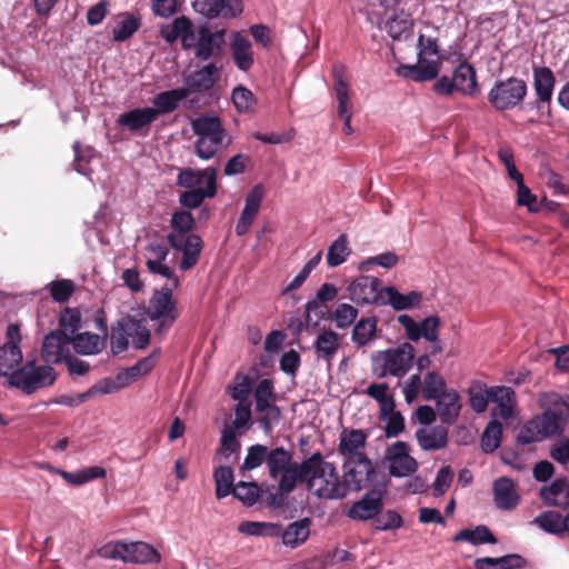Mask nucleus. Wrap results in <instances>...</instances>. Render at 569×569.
Returning <instances> with one entry per match:
<instances>
[{
  "mask_svg": "<svg viewBox=\"0 0 569 569\" xmlns=\"http://www.w3.org/2000/svg\"><path fill=\"white\" fill-rule=\"evenodd\" d=\"M300 469L299 482H306L318 498L333 500L348 495V485L340 480L336 466L323 460L321 453L305 459Z\"/></svg>",
  "mask_w": 569,
  "mask_h": 569,
  "instance_id": "nucleus-1",
  "label": "nucleus"
},
{
  "mask_svg": "<svg viewBox=\"0 0 569 569\" xmlns=\"http://www.w3.org/2000/svg\"><path fill=\"white\" fill-rule=\"evenodd\" d=\"M441 60L438 38L421 33L418 38L417 64H401L396 73L416 82L430 81L438 77Z\"/></svg>",
  "mask_w": 569,
  "mask_h": 569,
  "instance_id": "nucleus-2",
  "label": "nucleus"
},
{
  "mask_svg": "<svg viewBox=\"0 0 569 569\" xmlns=\"http://www.w3.org/2000/svg\"><path fill=\"white\" fill-rule=\"evenodd\" d=\"M415 353V348L409 342L378 351L371 358L373 372L378 378L387 376L401 378L411 369Z\"/></svg>",
  "mask_w": 569,
  "mask_h": 569,
  "instance_id": "nucleus-3",
  "label": "nucleus"
},
{
  "mask_svg": "<svg viewBox=\"0 0 569 569\" xmlns=\"http://www.w3.org/2000/svg\"><path fill=\"white\" fill-rule=\"evenodd\" d=\"M174 289L169 282L161 289L154 290L149 300L146 315L151 321L158 323L154 329L156 335H163L179 318L178 300L173 297Z\"/></svg>",
  "mask_w": 569,
  "mask_h": 569,
  "instance_id": "nucleus-4",
  "label": "nucleus"
},
{
  "mask_svg": "<svg viewBox=\"0 0 569 569\" xmlns=\"http://www.w3.org/2000/svg\"><path fill=\"white\" fill-rule=\"evenodd\" d=\"M267 467L269 476L277 480L281 493H290L299 482L301 462H292V455L283 447H277L268 452Z\"/></svg>",
  "mask_w": 569,
  "mask_h": 569,
  "instance_id": "nucleus-5",
  "label": "nucleus"
},
{
  "mask_svg": "<svg viewBox=\"0 0 569 569\" xmlns=\"http://www.w3.org/2000/svg\"><path fill=\"white\" fill-rule=\"evenodd\" d=\"M191 129L198 137L196 141L197 156L202 160L213 158L226 134L220 119L213 116H200L191 121Z\"/></svg>",
  "mask_w": 569,
  "mask_h": 569,
  "instance_id": "nucleus-6",
  "label": "nucleus"
},
{
  "mask_svg": "<svg viewBox=\"0 0 569 569\" xmlns=\"http://www.w3.org/2000/svg\"><path fill=\"white\" fill-rule=\"evenodd\" d=\"M565 420L566 417L561 410L547 409L523 425L517 440L527 445L559 435L563 429Z\"/></svg>",
  "mask_w": 569,
  "mask_h": 569,
  "instance_id": "nucleus-7",
  "label": "nucleus"
},
{
  "mask_svg": "<svg viewBox=\"0 0 569 569\" xmlns=\"http://www.w3.org/2000/svg\"><path fill=\"white\" fill-rule=\"evenodd\" d=\"M226 30H211L208 26H200L197 30L183 37V49H193L194 57L208 61L221 54L224 46Z\"/></svg>",
  "mask_w": 569,
  "mask_h": 569,
  "instance_id": "nucleus-8",
  "label": "nucleus"
},
{
  "mask_svg": "<svg viewBox=\"0 0 569 569\" xmlns=\"http://www.w3.org/2000/svg\"><path fill=\"white\" fill-rule=\"evenodd\" d=\"M525 80L510 77L495 83L488 93V101L497 111H505L520 106L527 97Z\"/></svg>",
  "mask_w": 569,
  "mask_h": 569,
  "instance_id": "nucleus-9",
  "label": "nucleus"
},
{
  "mask_svg": "<svg viewBox=\"0 0 569 569\" xmlns=\"http://www.w3.org/2000/svg\"><path fill=\"white\" fill-rule=\"evenodd\" d=\"M8 381L11 386L32 393L37 389L53 385L56 375L51 366H36V361H29L22 368L11 372Z\"/></svg>",
  "mask_w": 569,
  "mask_h": 569,
  "instance_id": "nucleus-10",
  "label": "nucleus"
},
{
  "mask_svg": "<svg viewBox=\"0 0 569 569\" xmlns=\"http://www.w3.org/2000/svg\"><path fill=\"white\" fill-rule=\"evenodd\" d=\"M409 452L410 448L405 441L393 442L387 448L386 459L391 476L402 478L417 471L418 462Z\"/></svg>",
  "mask_w": 569,
  "mask_h": 569,
  "instance_id": "nucleus-11",
  "label": "nucleus"
},
{
  "mask_svg": "<svg viewBox=\"0 0 569 569\" xmlns=\"http://www.w3.org/2000/svg\"><path fill=\"white\" fill-rule=\"evenodd\" d=\"M144 250L148 271L152 274H159L166 278L171 282L173 288H178L179 279L166 262L169 254L167 244L160 241H150L147 243Z\"/></svg>",
  "mask_w": 569,
  "mask_h": 569,
  "instance_id": "nucleus-12",
  "label": "nucleus"
},
{
  "mask_svg": "<svg viewBox=\"0 0 569 569\" xmlns=\"http://www.w3.org/2000/svg\"><path fill=\"white\" fill-rule=\"evenodd\" d=\"M167 240L171 248L182 252L180 262L182 270H189L197 264L202 249V240L199 236L169 233Z\"/></svg>",
  "mask_w": 569,
  "mask_h": 569,
  "instance_id": "nucleus-13",
  "label": "nucleus"
},
{
  "mask_svg": "<svg viewBox=\"0 0 569 569\" xmlns=\"http://www.w3.org/2000/svg\"><path fill=\"white\" fill-rule=\"evenodd\" d=\"M343 469V482L348 485V492L350 489L359 491L367 487L376 475L375 467L367 456L355 460H345Z\"/></svg>",
  "mask_w": 569,
  "mask_h": 569,
  "instance_id": "nucleus-14",
  "label": "nucleus"
},
{
  "mask_svg": "<svg viewBox=\"0 0 569 569\" xmlns=\"http://www.w3.org/2000/svg\"><path fill=\"white\" fill-rule=\"evenodd\" d=\"M71 337L61 330H54L44 336L41 347V358L47 365L64 361L70 356Z\"/></svg>",
  "mask_w": 569,
  "mask_h": 569,
  "instance_id": "nucleus-15",
  "label": "nucleus"
},
{
  "mask_svg": "<svg viewBox=\"0 0 569 569\" xmlns=\"http://www.w3.org/2000/svg\"><path fill=\"white\" fill-rule=\"evenodd\" d=\"M349 298L360 305L380 306L381 281L376 277L361 276L348 287Z\"/></svg>",
  "mask_w": 569,
  "mask_h": 569,
  "instance_id": "nucleus-16",
  "label": "nucleus"
},
{
  "mask_svg": "<svg viewBox=\"0 0 569 569\" xmlns=\"http://www.w3.org/2000/svg\"><path fill=\"white\" fill-rule=\"evenodd\" d=\"M398 322L403 327L408 339L411 341L425 338L429 342H435L439 335L440 319L437 316L427 317L418 323L412 317L400 315L398 316Z\"/></svg>",
  "mask_w": 569,
  "mask_h": 569,
  "instance_id": "nucleus-17",
  "label": "nucleus"
},
{
  "mask_svg": "<svg viewBox=\"0 0 569 569\" xmlns=\"http://www.w3.org/2000/svg\"><path fill=\"white\" fill-rule=\"evenodd\" d=\"M193 8L208 19H232L243 11L241 0H194Z\"/></svg>",
  "mask_w": 569,
  "mask_h": 569,
  "instance_id": "nucleus-18",
  "label": "nucleus"
},
{
  "mask_svg": "<svg viewBox=\"0 0 569 569\" xmlns=\"http://www.w3.org/2000/svg\"><path fill=\"white\" fill-rule=\"evenodd\" d=\"M383 493V489H372L350 507L347 516L352 520H375L382 509Z\"/></svg>",
  "mask_w": 569,
  "mask_h": 569,
  "instance_id": "nucleus-19",
  "label": "nucleus"
},
{
  "mask_svg": "<svg viewBox=\"0 0 569 569\" xmlns=\"http://www.w3.org/2000/svg\"><path fill=\"white\" fill-rule=\"evenodd\" d=\"M368 433L361 429L343 428L339 436V453L346 460H355L366 457L365 448L367 445Z\"/></svg>",
  "mask_w": 569,
  "mask_h": 569,
  "instance_id": "nucleus-20",
  "label": "nucleus"
},
{
  "mask_svg": "<svg viewBox=\"0 0 569 569\" xmlns=\"http://www.w3.org/2000/svg\"><path fill=\"white\" fill-rule=\"evenodd\" d=\"M263 194V187L261 184H257L246 196L244 207L234 228L238 237H242L249 231L259 212Z\"/></svg>",
  "mask_w": 569,
  "mask_h": 569,
  "instance_id": "nucleus-21",
  "label": "nucleus"
},
{
  "mask_svg": "<svg viewBox=\"0 0 569 569\" xmlns=\"http://www.w3.org/2000/svg\"><path fill=\"white\" fill-rule=\"evenodd\" d=\"M220 69L213 63H207L199 70L192 72L184 78L188 96L192 92L208 91L213 88L216 82L219 80Z\"/></svg>",
  "mask_w": 569,
  "mask_h": 569,
  "instance_id": "nucleus-22",
  "label": "nucleus"
},
{
  "mask_svg": "<svg viewBox=\"0 0 569 569\" xmlns=\"http://www.w3.org/2000/svg\"><path fill=\"white\" fill-rule=\"evenodd\" d=\"M217 172L218 169L214 167L201 170L183 169L177 177V184L189 190L198 188L209 189V182L212 178L213 187H217Z\"/></svg>",
  "mask_w": 569,
  "mask_h": 569,
  "instance_id": "nucleus-23",
  "label": "nucleus"
},
{
  "mask_svg": "<svg viewBox=\"0 0 569 569\" xmlns=\"http://www.w3.org/2000/svg\"><path fill=\"white\" fill-rule=\"evenodd\" d=\"M422 295L418 291H410L409 293H401L393 286L382 288V296H380V306H391L393 310L401 311L411 309L420 305Z\"/></svg>",
  "mask_w": 569,
  "mask_h": 569,
  "instance_id": "nucleus-24",
  "label": "nucleus"
},
{
  "mask_svg": "<svg viewBox=\"0 0 569 569\" xmlns=\"http://www.w3.org/2000/svg\"><path fill=\"white\" fill-rule=\"evenodd\" d=\"M231 57L241 71L251 69L254 62L252 44L250 40L240 32H233L230 38Z\"/></svg>",
  "mask_w": 569,
  "mask_h": 569,
  "instance_id": "nucleus-25",
  "label": "nucleus"
},
{
  "mask_svg": "<svg viewBox=\"0 0 569 569\" xmlns=\"http://www.w3.org/2000/svg\"><path fill=\"white\" fill-rule=\"evenodd\" d=\"M492 491L493 500L498 509L512 510L520 501V496L517 492L516 486L508 477H501L495 480Z\"/></svg>",
  "mask_w": 569,
  "mask_h": 569,
  "instance_id": "nucleus-26",
  "label": "nucleus"
},
{
  "mask_svg": "<svg viewBox=\"0 0 569 569\" xmlns=\"http://www.w3.org/2000/svg\"><path fill=\"white\" fill-rule=\"evenodd\" d=\"M539 497L547 507L567 509L569 507V482L566 479H556L549 486H543Z\"/></svg>",
  "mask_w": 569,
  "mask_h": 569,
  "instance_id": "nucleus-27",
  "label": "nucleus"
},
{
  "mask_svg": "<svg viewBox=\"0 0 569 569\" xmlns=\"http://www.w3.org/2000/svg\"><path fill=\"white\" fill-rule=\"evenodd\" d=\"M533 89L537 97V103H550L556 77L548 67H533Z\"/></svg>",
  "mask_w": 569,
  "mask_h": 569,
  "instance_id": "nucleus-28",
  "label": "nucleus"
},
{
  "mask_svg": "<svg viewBox=\"0 0 569 569\" xmlns=\"http://www.w3.org/2000/svg\"><path fill=\"white\" fill-rule=\"evenodd\" d=\"M416 439L425 451L439 450L447 446L448 431L442 426L422 427L416 431Z\"/></svg>",
  "mask_w": 569,
  "mask_h": 569,
  "instance_id": "nucleus-29",
  "label": "nucleus"
},
{
  "mask_svg": "<svg viewBox=\"0 0 569 569\" xmlns=\"http://www.w3.org/2000/svg\"><path fill=\"white\" fill-rule=\"evenodd\" d=\"M491 398L496 406L492 409V416L508 420L513 415V408L516 406V395L510 387H492Z\"/></svg>",
  "mask_w": 569,
  "mask_h": 569,
  "instance_id": "nucleus-30",
  "label": "nucleus"
},
{
  "mask_svg": "<svg viewBox=\"0 0 569 569\" xmlns=\"http://www.w3.org/2000/svg\"><path fill=\"white\" fill-rule=\"evenodd\" d=\"M158 118V111L153 108H137L119 116L118 123L131 131H138L150 126Z\"/></svg>",
  "mask_w": 569,
  "mask_h": 569,
  "instance_id": "nucleus-31",
  "label": "nucleus"
},
{
  "mask_svg": "<svg viewBox=\"0 0 569 569\" xmlns=\"http://www.w3.org/2000/svg\"><path fill=\"white\" fill-rule=\"evenodd\" d=\"M311 520L302 518L288 525L286 529H281L279 536L282 543L289 548H297L305 543L310 536Z\"/></svg>",
  "mask_w": 569,
  "mask_h": 569,
  "instance_id": "nucleus-32",
  "label": "nucleus"
},
{
  "mask_svg": "<svg viewBox=\"0 0 569 569\" xmlns=\"http://www.w3.org/2000/svg\"><path fill=\"white\" fill-rule=\"evenodd\" d=\"M437 412L443 423H453L461 410L460 396L456 390L436 398Z\"/></svg>",
  "mask_w": 569,
  "mask_h": 569,
  "instance_id": "nucleus-33",
  "label": "nucleus"
},
{
  "mask_svg": "<svg viewBox=\"0 0 569 569\" xmlns=\"http://www.w3.org/2000/svg\"><path fill=\"white\" fill-rule=\"evenodd\" d=\"M124 562L132 563H159L160 553L149 543L143 541L127 542Z\"/></svg>",
  "mask_w": 569,
  "mask_h": 569,
  "instance_id": "nucleus-34",
  "label": "nucleus"
},
{
  "mask_svg": "<svg viewBox=\"0 0 569 569\" xmlns=\"http://www.w3.org/2000/svg\"><path fill=\"white\" fill-rule=\"evenodd\" d=\"M317 359H322L330 367L339 349V336L332 330L321 331L313 343Z\"/></svg>",
  "mask_w": 569,
  "mask_h": 569,
  "instance_id": "nucleus-35",
  "label": "nucleus"
},
{
  "mask_svg": "<svg viewBox=\"0 0 569 569\" xmlns=\"http://www.w3.org/2000/svg\"><path fill=\"white\" fill-rule=\"evenodd\" d=\"M453 87L463 96H471L477 89V77L473 67L467 62L460 63L452 73Z\"/></svg>",
  "mask_w": 569,
  "mask_h": 569,
  "instance_id": "nucleus-36",
  "label": "nucleus"
},
{
  "mask_svg": "<svg viewBox=\"0 0 569 569\" xmlns=\"http://www.w3.org/2000/svg\"><path fill=\"white\" fill-rule=\"evenodd\" d=\"M188 98V92L184 88H177L168 91L160 92L153 98V106L158 116L161 113H170L174 111L180 101Z\"/></svg>",
  "mask_w": 569,
  "mask_h": 569,
  "instance_id": "nucleus-37",
  "label": "nucleus"
},
{
  "mask_svg": "<svg viewBox=\"0 0 569 569\" xmlns=\"http://www.w3.org/2000/svg\"><path fill=\"white\" fill-rule=\"evenodd\" d=\"M378 319L376 317L361 318L353 327L351 340L361 348L376 339Z\"/></svg>",
  "mask_w": 569,
  "mask_h": 569,
  "instance_id": "nucleus-38",
  "label": "nucleus"
},
{
  "mask_svg": "<svg viewBox=\"0 0 569 569\" xmlns=\"http://www.w3.org/2000/svg\"><path fill=\"white\" fill-rule=\"evenodd\" d=\"M532 525H536L547 533L556 536L562 535L567 531L566 517L557 511L541 512L532 520Z\"/></svg>",
  "mask_w": 569,
  "mask_h": 569,
  "instance_id": "nucleus-39",
  "label": "nucleus"
},
{
  "mask_svg": "<svg viewBox=\"0 0 569 569\" xmlns=\"http://www.w3.org/2000/svg\"><path fill=\"white\" fill-rule=\"evenodd\" d=\"M477 569H518L523 567L525 560L519 555H506L499 558H477L473 562Z\"/></svg>",
  "mask_w": 569,
  "mask_h": 569,
  "instance_id": "nucleus-40",
  "label": "nucleus"
},
{
  "mask_svg": "<svg viewBox=\"0 0 569 569\" xmlns=\"http://www.w3.org/2000/svg\"><path fill=\"white\" fill-rule=\"evenodd\" d=\"M71 345L80 355L91 356L99 353L104 346V338L97 333L83 332L71 338Z\"/></svg>",
  "mask_w": 569,
  "mask_h": 569,
  "instance_id": "nucleus-41",
  "label": "nucleus"
},
{
  "mask_svg": "<svg viewBox=\"0 0 569 569\" xmlns=\"http://www.w3.org/2000/svg\"><path fill=\"white\" fill-rule=\"evenodd\" d=\"M22 361V352L19 346L9 341L0 349V375L8 376L18 370V366Z\"/></svg>",
  "mask_w": 569,
  "mask_h": 569,
  "instance_id": "nucleus-42",
  "label": "nucleus"
},
{
  "mask_svg": "<svg viewBox=\"0 0 569 569\" xmlns=\"http://www.w3.org/2000/svg\"><path fill=\"white\" fill-rule=\"evenodd\" d=\"M192 23L187 17H178L172 23L163 26L160 29L161 37L168 42L173 43L177 39H181V46L183 47V37L192 32Z\"/></svg>",
  "mask_w": 569,
  "mask_h": 569,
  "instance_id": "nucleus-43",
  "label": "nucleus"
},
{
  "mask_svg": "<svg viewBox=\"0 0 569 569\" xmlns=\"http://www.w3.org/2000/svg\"><path fill=\"white\" fill-rule=\"evenodd\" d=\"M453 541H467L472 545L497 543V538L485 525L477 526L473 530L462 529L455 537Z\"/></svg>",
  "mask_w": 569,
  "mask_h": 569,
  "instance_id": "nucleus-44",
  "label": "nucleus"
},
{
  "mask_svg": "<svg viewBox=\"0 0 569 569\" xmlns=\"http://www.w3.org/2000/svg\"><path fill=\"white\" fill-rule=\"evenodd\" d=\"M239 436H241V432H236L234 428L224 427L221 433L220 446L214 460H229L231 455H237L241 447L238 440Z\"/></svg>",
  "mask_w": 569,
  "mask_h": 569,
  "instance_id": "nucleus-45",
  "label": "nucleus"
},
{
  "mask_svg": "<svg viewBox=\"0 0 569 569\" xmlns=\"http://www.w3.org/2000/svg\"><path fill=\"white\" fill-rule=\"evenodd\" d=\"M58 473L70 485L81 486L94 479L104 478L107 471L102 467L93 466L76 472L59 470Z\"/></svg>",
  "mask_w": 569,
  "mask_h": 569,
  "instance_id": "nucleus-46",
  "label": "nucleus"
},
{
  "mask_svg": "<svg viewBox=\"0 0 569 569\" xmlns=\"http://www.w3.org/2000/svg\"><path fill=\"white\" fill-rule=\"evenodd\" d=\"M141 21L134 14L126 12L112 30V39L122 42L131 38L140 28Z\"/></svg>",
  "mask_w": 569,
  "mask_h": 569,
  "instance_id": "nucleus-47",
  "label": "nucleus"
},
{
  "mask_svg": "<svg viewBox=\"0 0 569 569\" xmlns=\"http://www.w3.org/2000/svg\"><path fill=\"white\" fill-rule=\"evenodd\" d=\"M128 385H130V383L127 378H124L122 380H119L118 378H117V380L104 379V380L96 383L94 386H92L86 392L78 395L77 403H82L89 397H92L96 395H108V393L117 392Z\"/></svg>",
  "mask_w": 569,
  "mask_h": 569,
  "instance_id": "nucleus-48",
  "label": "nucleus"
},
{
  "mask_svg": "<svg viewBox=\"0 0 569 569\" xmlns=\"http://www.w3.org/2000/svg\"><path fill=\"white\" fill-rule=\"evenodd\" d=\"M502 425L493 419L485 428L481 435V449L486 453H492L497 450L502 439Z\"/></svg>",
  "mask_w": 569,
  "mask_h": 569,
  "instance_id": "nucleus-49",
  "label": "nucleus"
},
{
  "mask_svg": "<svg viewBox=\"0 0 569 569\" xmlns=\"http://www.w3.org/2000/svg\"><path fill=\"white\" fill-rule=\"evenodd\" d=\"M217 193V187H213L212 178L209 182V189H193L184 191L180 194V203L189 209H196L200 207L206 198H213Z\"/></svg>",
  "mask_w": 569,
  "mask_h": 569,
  "instance_id": "nucleus-50",
  "label": "nucleus"
},
{
  "mask_svg": "<svg viewBox=\"0 0 569 569\" xmlns=\"http://www.w3.org/2000/svg\"><path fill=\"white\" fill-rule=\"evenodd\" d=\"M350 254L346 234H340L328 248L327 263L329 267L342 264Z\"/></svg>",
  "mask_w": 569,
  "mask_h": 569,
  "instance_id": "nucleus-51",
  "label": "nucleus"
},
{
  "mask_svg": "<svg viewBox=\"0 0 569 569\" xmlns=\"http://www.w3.org/2000/svg\"><path fill=\"white\" fill-rule=\"evenodd\" d=\"M213 479L216 483V496L218 499H222L233 490V471L228 466H219L213 472Z\"/></svg>",
  "mask_w": 569,
  "mask_h": 569,
  "instance_id": "nucleus-52",
  "label": "nucleus"
},
{
  "mask_svg": "<svg viewBox=\"0 0 569 569\" xmlns=\"http://www.w3.org/2000/svg\"><path fill=\"white\" fill-rule=\"evenodd\" d=\"M238 530L248 536L278 537L281 526L270 522L243 521L239 525Z\"/></svg>",
  "mask_w": 569,
  "mask_h": 569,
  "instance_id": "nucleus-53",
  "label": "nucleus"
},
{
  "mask_svg": "<svg viewBox=\"0 0 569 569\" xmlns=\"http://www.w3.org/2000/svg\"><path fill=\"white\" fill-rule=\"evenodd\" d=\"M127 332L137 349H144L150 342V330L134 318H126Z\"/></svg>",
  "mask_w": 569,
  "mask_h": 569,
  "instance_id": "nucleus-54",
  "label": "nucleus"
},
{
  "mask_svg": "<svg viewBox=\"0 0 569 569\" xmlns=\"http://www.w3.org/2000/svg\"><path fill=\"white\" fill-rule=\"evenodd\" d=\"M366 395L379 403L380 412H390L396 407L387 383H371L366 389Z\"/></svg>",
  "mask_w": 569,
  "mask_h": 569,
  "instance_id": "nucleus-55",
  "label": "nucleus"
},
{
  "mask_svg": "<svg viewBox=\"0 0 569 569\" xmlns=\"http://www.w3.org/2000/svg\"><path fill=\"white\" fill-rule=\"evenodd\" d=\"M446 392V381L438 372L430 371L425 376L422 395L426 400H435Z\"/></svg>",
  "mask_w": 569,
  "mask_h": 569,
  "instance_id": "nucleus-56",
  "label": "nucleus"
},
{
  "mask_svg": "<svg viewBox=\"0 0 569 569\" xmlns=\"http://www.w3.org/2000/svg\"><path fill=\"white\" fill-rule=\"evenodd\" d=\"M157 352L140 359L134 366L126 369L118 375V379H128L129 383L136 381L141 376L149 373L156 365Z\"/></svg>",
  "mask_w": 569,
  "mask_h": 569,
  "instance_id": "nucleus-57",
  "label": "nucleus"
},
{
  "mask_svg": "<svg viewBox=\"0 0 569 569\" xmlns=\"http://www.w3.org/2000/svg\"><path fill=\"white\" fill-rule=\"evenodd\" d=\"M126 551H127V542H122V541L109 542V543L101 546L96 551H91L89 555L86 556V559L88 560L91 557H93V555H97L103 559L121 560L124 562Z\"/></svg>",
  "mask_w": 569,
  "mask_h": 569,
  "instance_id": "nucleus-58",
  "label": "nucleus"
},
{
  "mask_svg": "<svg viewBox=\"0 0 569 569\" xmlns=\"http://www.w3.org/2000/svg\"><path fill=\"white\" fill-rule=\"evenodd\" d=\"M358 309L349 303H339L332 313V320L338 329L349 328L358 317Z\"/></svg>",
  "mask_w": 569,
  "mask_h": 569,
  "instance_id": "nucleus-59",
  "label": "nucleus"
},
{
  "mask_svg": "<svg viewBox=\"0 0 569 569\" xmlns=\"http://www.w3.org/2000/svg\"><path fill=\"white\" fill-rule=\"evenodd\" d=\"M268 452V447L263 445H253L249 447L241 469L243 471H250L260 467L263 462L267 463Z\"/></svg>",
  "mask_w": 569,
  "mask_h": 569,
  "instance_id": "nucleus-60",
  "label": "nucleus"
},
{
  "mask_svg": "<svg viewBox=\"0 0 569 569\" xmlns=\"http://www.w3.org/2000/svg\"><path fill=\"white\" fill-rule=\"evenodd\" d=\"M61 331L66 332L69 337L74 335L81 326V312L77 308H66L59 318Z\"/></svg>",
  "mask_w": 569,
  "mask_h": 569,
  "instance_id": "nucleus-61",
  "label": "nucleus"
},
{
  "mask_svg": "<svg viewBox=\"0 0 569 569\" xmlns=\"http://www.w3.org/2000/svg\"><path fill=\"white\" fill-rule=\"evenodd\" d=\"M74 151V169L84 176L90 173L89 163L94 156V150L90 147H83L79 141H76L72 146Z\"/></svg>",
  "mask_w": 569,
  "mask_h": 569,
  "instance_id": "nucleus-62",
  "label": "nucleus"
},
{
  "mask_svg": "<svg viewBox=\"0 0 569 569\" xmlns=\"http://www.w3.org/2000/svg\"><path fill=\"white\" fill-rule=\"evenodd\" d=\"M413 22L409 18L395 17L387 22V32L393 40H400L412 31Z\"/></svg>",
  "mask_w": 569,
  "mask_h": 569,
  "instance_id": "nucleus-63",
  "label": "nucleus"
},
{
  "mask_svg": "<svg viewBox=\"0 0 569 569\" xmlns=\"http://www.w3.org/2000/svg\"><path fill=\"white\" fill-rule=\"evenodd\" d=\"M233 496L248 506L256 503L259 497V487L254 482H238L232 490Z\"/></svg>",
  "mask_w": 569,
  "mask_h": 569,
  "instance_id": "nucleus-64",
  "label": "nucleus"
}]
</instances>
